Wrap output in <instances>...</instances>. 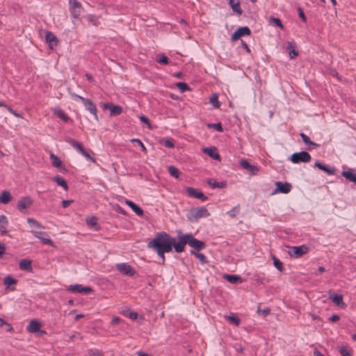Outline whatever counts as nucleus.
Here are the masks:
<instances>
[{
	"label": "nucleus",
	"mask_w": 356,
	"mask_h": 356,
	"mask_svg": "<svg viewBox=\"0 0 356 356\" xmlns=\"http://www.w3.org/2000/svg\"><path fill=\"white\" fill-rule=\"evenodd\" d=\"M210 215L208 210L204 207H195L191 209L187 213V218L191 222L197 220L203 217H208Z\"/></svg>",
	"instance_id": "nucleus-3"
},
{
	"label": "nucleus",
	"mask_w": 356,
	"mask_h": 356,
	"mask_svg": "<svg viewBox=\"0 0 356 356\" xmlns=\"http://www.w3.org/2000/svg\"><path fill=\"white\" fill-rule=\"evenodd\" d=\"M17 282V281L16 279L13 278L10 275L6 276L3 280V284L8 286H10L11 284H15Z\"/></svg>",
	"instance_id": "nucleus-40"
},
{
	"label": "nucleus",
	"mask_w": 356,
	"mask_h": 356,
	"mask_svg": "<svg viewBox=\"0 0 356 356\" xmlns=\"http://www.w3.org/2000/svg\"><path fill=\"white\" fill-rule=\"evenodd\" d=\"M79 291L81 293H86H86H88L92 291V288L88 287V286H84L83 287V286H81Z\"/></svg>",
	"instance_id": "nucleus-53"
},
{
	"label": "nucleus",
	"mask_w": 356,
	"mask_h": 356,
	"mask_svg": "<svg viewBox=\"0 0 356 356\" xmlns=\"http://www.w3.org/2000/svg\"><path fill=\"white\" fill-rule=\"evenodd\" d=\"M5 327H6L5 330L7 332H13V330H14L13 327H12V325L8 323L7 322H6V324H5Z\"/></svg>",
	"instance_id": "nucleus-59"
},
{
	"label": "nucleus",
	"mask_w": 356,
	"mask_h": 356,
	"mask_svg": "<svg viewBox=\"0 0 356 356\" xmlns=\"http://www.w3.org/2000/svg\"><path fill=\"white\" fill-rule=\"evenodd\" d=\"M71 96L75 100L77 99H81L83 102L86 108L94 115L96 120H98L97 110L96 106L90 99L82 97L75 93H71Z\"/></svg>",
	"instance_id": "nucleus-4"
},
{
	"label": "nucleus",
	"mask_w": 356,
	"mask_h": 356,
	"mask_svg": "<svg viewBox=\"0 0 356 356\" xmlns=\"http://www.w3.org/2000/svg\"><path fill=\"white\" fill-rule=\"evenodd\" d=\"M207 127L209 128H213L220 132H222L223 131V128H222V126L220 122L216 123V124L209 123L207 124Z\"/></svg>",
	"instance_id": "nucleus-43"
},
{
	"label": "nucleus",
	"mask_w": 356,
	"mask_h": 356,
	"mask_svg": "<svg viewBox=\"0 0 356 356\" xmlns=\"http://www.w3.org/2000/svg\"><path fill=\"white\" fill-rule=\"evenodd\" d=\"M81 287V285L80 284H72L70 285L68 287V291L74 293H80V289Z\"/></svg>",
	"instance_id": "nucleus-47"
},
{
	"label": "nucleus",
	"mask_w": 356,
	"mask_h": 356,
	"mask_svg": "<svg viewBox=\"0 0 356 356\" xmlns=\"http://www.w3.org/2000/svg\"><path fill=\"white\" fill-rule=\"evenodd\" d=\"M19 267L22 270L32 272L31 261L29 259H22L19 263Z\"/></svg>",
	"instance_id": "nucleus-24"
},
{
	"label": "nucleus",
	"mask_w": 356,
	"mask_h": 356,
	"mask_svg": "<svg viewBox=\"0 0 356 356\" xmlns=\"http://www.w3.org/2000/svg\"><path fill=\"white\" fill-rule=\"evenodd\" d=\"M53 180L60 186H61L62 188H63V189L65 191H67L68 190V185L66 182V181L62 177H60V176H56L54 177H53Z\"/></svg>",
	"instance_id": "nucleus-29"
},
{
	"label": "nucleus",
	"mask_w": 356,
	"mask_h": 356,
	"mask_svg": "<svg viewBox=\"0 0 356 356\" xmlns=\"http://www.w3.org/2000/svg\"><path fill=\"white\" fill-rule=\"evenodd\" d=\"M65 141L69 143L70 145H72L74 148L76 149L79 151L81 153V152H83V149H85L83 146L81 145V143L75 140L73 138H71L70 137L67 138L65 139Z\"/></svg>",
	"instance_id": "nucleus-25"
},
{
	"label": "nucleus",
	"mask_w": 356,
	"mask_h": 356,
	"mask_svg": "<svg viewBox=\"0 0 356 356\" xmlns=\"http://www.w3.org/2000/svg\"><path fill=\"white\" fill-rule=\"evenodd\" d=\"M250 33L251 31L248 26L240 27L232 35V40L236 41L242 36L250 35Z\"/></svg>",
	"instance_id": "nucleus-11"
},
{
	"label": "nucleus",
	"mask_w": 356,
	"mask_h": 356,
	"mask_svg": "<svg viewBox=\"0 0 356 356\" xmlns=\"http://www.w3.org/2000/svg\"><path fill=\"white\" fill-rule=\"evenodd\" d=\"M202 152L215 160L220 161L221 159V157L215 147H204L202 149Z\"/></svg>",
	"instance_id": "nucleus-15"
},
{
	"label": "nucleus",
	"mask_w": 356,
	"mask_h": 356,
	"mask_svg": "<svg viewBox=\"0 0 356 356\" xmlns=\"http://www.w3.org/2000/svg\"><path fill=\"white\" fill-rule=\"evenodd\" d=\"M121 321V318L118 317V316H114L113 318H112V321L111 322V323L113 325H117Z\"/></svg>",
	"instance_id": "nucleus-57"
},
{
	"label": "nucleus",
	"mask_w": 356,
	"mask_h": 356,
	"mask_svg": "<svg viewBox=\"0 0 356 356\" xmlns=\"http://www.w3.org/2000/svg\"><path fill=\"white\" fill-rule=\"evenodd\" d=\"M207 184L211 186L212 188H223L226 186L225 181L217 182L213 179H208L207 180Z\"/></svg>",
	"instance_id": "nucleus-28"
},
{
	"label": "nucleus",
	"mask_w": 356,
	"mask_h": 356,
	"mask_svg": "<svg viewBox=\"0 0 356 356\" xmlns=\"http://www.w3.org/2000/svg\"><path fill=\"white\" fill-rule=\"evenodd\" d=\"M225 278L232 284H237L242 282V278L236 275H225Z\"/></svg>",
	"instance_id": "nucleus-30"
},
{
	"label": "nucleus",
	"mask_w": 356,
	"mask_h": 356,
	"mask_svg": "<svg viewBox=\"0 0 356 356\" xmlns=\"http://www.w3.org/2000/svg\"><path fill=\"white\" fill-rule=\"evenodd\" d=\"M176 86L182 92L189 90L188 86L186 83H184V82L177 83Z\"/></svg>",
	"instance_id": "nucleus-42"
},
{
	"label": "nucleus",
	"mask_w": 356,
	"mask_h": 356,
	"mask_svg": "<svg viewBox=\"0 0 356 356\" xmlns=\"http://www.w3.org/2000/svg\"><path fill=\"white\" fill-rule=\"evenodd\" d=\"M129 317L132 320H136L138 317V314L134 312H131L129 314Z\"/></svg>",
	"instance_id": "nucleus-60"
},
{
	"label": "nucleus",
	"mask_w": 356,
	"mask_h": 356,
	"mask_svg": "<svg viewBox=\"0 0 356 356\" xmlns=\"http://www.w3.org/2000/svg\"><path fill=\"white\" fill-rule=\"evenodd\" d=\"M343 177L350 181H353L356 184V170L352 168H349L348 170H344L341 172Z\"/></svg>",
	"instance_id": "nucleus-20"
},
{
	"label": "nucleus",
	"mask_w": 356,
	"mask_h": 356,
	"mask_svg": "<svg viewBox=\"0 0 356 356\" xmlns=\"http://www.w3.org/2000/svg\"><path fill=\"white\" fill-rule=\"evenodd\" d=\"M226 318L235 325H238L240 323V319L234 315L226 316Z\"/></svg>",
	"instance_id": "nucleus-46"
},
{
	"label": "nucleus",
	"mask_w": 356,
	"mask_h": 356,
	"mask_svg": "<svg viewBox=\"0 0 356 356\" xmlns=\"http://www.w3.org/2000/svg\"><path fill=\"white\" fill-rule=\"evenodd\" d=\"M186 191L190 197H196L197 199L201 200L202 201H206L208 199V197L204 195L203 193L192 187H187L186 188Z\"/></svg>",
	"instance_id": "nucleus-13"
},
{
	"label": "nucleus",
	"mask_w": 356,
	"mask_h": 356,
	"mask_svg": "<svg viewBox=\"0 0 356 356\" xmlns=\"http://www.w3.org/2000/svg\"><path fill=\"white\" fill-rule=\"evenodd\" d=\"M81 154L88 159L91 160L94 163L95 162V159L94 157L90 156V154L86 149H84L83 152H81Z\"/></svg>",
	"instance_id": "nucleus-51"
},
{
	"label": "nucleus",
	"mask_w": 356,
	"mask_h": 356,
	"mask_svg": "<svg viewBox=\"0 0 356 356\" xmlns=\"http://www.w3.org/2000/svg\"><path fill=\"white\" fill-rule=\"evenodd\" d=\"M314 356H324L318 349L315 348L314 351Z\"/></svg>",
	"instance_id": "nucleus-64"
},
{
	"label": "nucleus",
	"mask_w": 356,
	"mask_h": 356,
	"mask_svg": "<svg viewBox=\"0 0 356 356\" xmlns=\"http://www.w3.org/2000/svg\"><path fill=\"white\" fill-rule=\"evenodd\" d=\"M140 119L141 122H143L145 124H147L149 126V127H150L151 124H150L149 119L147 117H145V115H141L140 117Z\"/></svg>",
	"instance_id": "nucleus-56"
},
{
	"label": "nucleus",
	"mask_w": 356,
	"mask_h": 356,
	"mask_svg": "<svg viewBox=\"0 0 356 356\" xmlns=\"http://www.w3.org/2000/svg\"><path fill=\"white\" fill-rule=\"evenodd\" d=\"M272 259L275 267L279 270L282 271L284 269L283 264L275 255H272Z\"/></svg>",
	"instance_id": "nucleus-36"
},
{
	"label": "nucleus",
	"mask_w": 356,
	"mask_h": 356,
	"mask_svg": "<svg viewBox=\"0 0 356 356\" xmlns=\"http://www.w3.org/2000/svg\"><path fill=\"white\" fill-rule=\"evenodd\" d=\"M163 145L167 147H174V143L172 140L169 139H165L163 140Z\"/></svg>",
	"instance_id": "nucleus-52"
},
{
	"label": "nucleus",
	"mask_w": 356,
	"mask_h": 356,
	"mask_svg": "<svg viewBox=\"0 0 356 356\" xmlns=\"http://www.w3.org/2000/svg\"><path fill=\"white\" fill-rule=\"evenodd\" d=\"M287 49H289V57L293 59L296 57L298 54V52L294 49L293 44L291 42H288Z\"/></svg>",
	"instance_id": "nucleus-37"
},
{
	"label": "nucleus",
	"mask_w": 356,
	"mask_h": 356,
	"mask_svg": "<svg viewBox=\"0 0 356 356\" xmlns=\"http://www.w3.org/2000/svg\"><path fill=\"white\" fill-rule=\"evenodd\" d=\"M169 58L165 56V55H162L158 60H157V62L161 63V64H163V65H167L169 63Z\"/></svg>",
	"instance_id": "nucleus-48"
},
{
	"label": "nucleus",
	"mask_w": 356,
	"mask_h": 356,
	"mask_svg": "<svg viewBox=\"0 0 356 356\" xmlns=\"http://www.w3.org/2000/svg\"><path fill=\"white\" fill-rule=\"evenodd\" d=\"M27 222L29 224L31 225V226H32L35 228H40L42 227L41 225L36 220L31 218H29L27 219Z\"/></svg>",
	"instance_id": "nucleus-44"
},
{
	"label": "nucleus",
	"mask_w": 356,
	"mask_h": 356,
	"mask_svg": "<svg viewBox=\"0 0 356 356\" xmlns=\"http://www.w3.org/2000/svg\"><path fill=\"white\" fill-rule=\"evenodd\" d=\"M117 270L128 276H134L136 274V271L134 268L126 263L118 264L116 265Z\"/></svg>",
	"instance_id": "nucleus-8"
},
{
	"label": "nucleus",
	"mask_w": 356,
	"mask_h": 356,
	"mask_svg": "<svg viewBox=\"0 0 356 356\" xmlns=\"http://www.w3.org/2000/svg\"><path fill=\"white\" fill-rule=\"evenodd\" d=\"M240 165L247 170L252 175H256L259 172V168L253 165H251L247 160L243 159L240 161Z\"/></svg>",
	"instance_id": "nucleus-14"
},
{
	"label": "nucleus",
	"mask_w": 356,
	"mask_h": 356,
	"mask_svg": "<svg viewBox=\"0 0 356 356\" xmlns=\"http://www.w3.org/2000/svg\"><path fill=\"white\" fill-rule=\"evenodd\" d=\"M270 22H273L277 26L282 28V29L283 28L282 23L280 19L275 18V17H271L270 19Z\"/></svg>",
	"instance_id": "nucleus-50"
},
{
	"label": "nucleus",
	"mask_w": 356,
	"mask_h": 356,
	"mask_svg": "<svg viewBox=\"0 0 356 356\" xmlns=\"http://www.w3.org/2000/svg\"><path fill=\"white\" fill-rule=\"evenodd\" d=\"M177 242L175 238L171 237L164 232L157 233L153 240L147 243V248L153 249L156 253L170 252L172 248L175 249Z\"/></svg>",
	"instance_id": "nucleus-1"
},
{
	"label": "nucleus",
	"mask_w": 356,
	"mask_h": 356,
	"mask_svg": "<svg viewBox=\"0 0 356 356\" xmlns=\"http://www.w3.org/2000/svg\"><path fill=\"white\" fill-rule=\"evenodd\" d=\"M49 157L54 167L66 170L64 167L63 168V162L58 156L55 155L53 152H50Z\"/></svg>",
	"instance_id": "nucleus-19"
},
{
	"label": "nucleus",
	"mask_w": 356,
	"mask_h": 356,
	"mask_svg": "<svg viewBox=\"0 0 356 356\" xmlns=\"http://www.w3.org/2000/svg\"><path fill=\"white\" fill-rule=\"evenodd\" d=\"M270 309L268 307H266L263 309L262 310H260L258 309V312L261 313L263 316H266L270 314Z\"/></svg>",
	"instance_id": "nucleus-55"
},
{
	"label": "nucleus",
	"mask_w": 356,
	"mask_h": 356,
	"mask_svg": "<svg viewBox=\"0 0 356 356\" xmlns=\"http://www.w3.org/2000/svg\"><path fill=\"white\" fill-rule=\"evenodd\" d=\"M6 250V246L4 244H0V258L4 254Z\"/></svg>",
	"instance_id": "nucleus-62"
},
{
	"label": "nucleus",
	"mask_w": 356,
	"mask_h": 356,
	"mask_svg": "<svg viewBox=\"0 0 356 356\" xmlns=\"http://www.w3.org/2000/svg\"><path fill=\"white\" fill-rule=\"evenodd\" d=\"M209 102L213 105V106L216 108H218L220 106V103L218 99L217 94H213L209 99Z\"/></svg>",
	"instance_id": "nucleus-35"
},
{
	"label": "nucleus",
	"mask_w": 356,
	"mask_h": 356,
	"mask_svg": "<svg viewBox=\"0 0 356 356\" xmlns=\"http://www.w3.org/2000/svg\"><path fill=\"white\" fill-rule=\"evenodd\" d=\"M33 236L38 238H39L43 244L52 245L53 242L49 238L47 232H38V231H31Z\"/></svg>",
	"instance_id": "nucleus-12"
},
{
	"label": "nucleus",
	"mask_w": 356,
	"mask_h": 356,
	"mask_svg": "<svg viewBox=\"0 0 356 356\" xmlns=\"http://www.w3.org/2000/svg\"><path fill=\"white\" fill-rule=\"evenodd\" d=\"M69 6L71 16L74 19H78L83 10L81 3L77 0H69Z\"/></svg>",
	"instance_id": "nucleus-5"
},
{
	"label": "nucleus",
	"mask_w": 356,
	"mask_h": 356,
	"mask_svg": "<svg viewBox=\"0 0 356 356\" xmlns=\"http://www.w3.org/2000/svg\"><path fill=\"white\" fill-rule=\"evenodd\" d=\"M125 204L128 205L138 216H143V209L139 207L138 205H136L134 202L126 200Z\"/></svg>",
	"instance_id": "nucleus-23"
},
{
	"label": "nucleus",
	"mask_w": 356,
	"mask_h": 356,
	"mask_svg": "<svg viewBox=\"0 0 356 356\" xmlns=\"http://www.w3.org/2000/svg\"><path fill=\"white\" fill-rule=\"evenodd\" d=\"M339 352L341 356H352L350 349L348 346H341L339 348Z\"/></svg>",
	"instance_id": "nucleus-33"
},
{
	"label": "nucleus",
	"mask_w": 356,
	"mask_h": 356,
	"mask_svg": "<svg viewBox=\"0 0 356 356\" xmlns=\"http://www.w3.org/2000/svg\"><path fill=\"white\" fill-rule=\"evenodd\" d=\"M311 155L305 151L300 152L293 153L290 158V160L293 163H298L300 162H309L311 161Z\"/></svg>",
	"instance_id": "nucleus-6"
},
{
	"label": "nucleus",
	"mask_w": 356,
	"mask_h": 356,
	"mask_svg": "<svg viewBox=\"0 0 356 356\" xmlns=\"http://www.w3.org/2000/svg\"><path fill=\"white\" fill-rule=\"evenodd\" d=\"M276 188L272 193V194H275L277 193H288L291 191L292 186L290 183L284 182L282 183L281 181H277L275 183Z\"/></svg>",
	"instance_id": "nucleus-7"
},
{
	"label": "nucleus",
	"mask_w": 356,
	"mask_h": 356,
	"mask_svg": "<svg viewBox=\"0 0 356 356\" xmlns=\"http://www.w3.org/2000/svg\"><path fill=\"white\" fill-rule=\"evenodd\" d=\"M54 113L60 118L64 122H68L70 120L69 116L61 109L54 108Z\"/></svg>",
	"instance_id": "nucleus-31"
},
{
	"label": "nucleus",
	"mask_w": 356,
	"mask_h": 356,
	"mask_svg": "<svg viewBox=\"0 0 356 356\" xmlns=\"http://www.w3.org/2000/svg\"><path fill=\"white\" fill-rule=\"evenodd\" d=\"M103 108L110 111L111 116H117L122 113V108L119 105H114L111 103H104Z\"/></svg>",
	"instance_id": "nucleus-9"
},
{
	"label": "nucleus",
	"mask_w": 356,
	"mask_h": 356,
	"mask_svg": "<svg viewBox=\"0 0 356 356\" xmlns=\"http://www.w3.org/2000/svg\"><path fill=\"white\" fill-rule=\"evenodd\" d=\"M191 254H193L196 258H197L202 264L206 263V257L203 254L195 250H191Z\"/></svg>",
	"instance_id": "nucleus-38"
},
{
	"label": "nucleus",
	"mask_w": 356,
	"mask_h": 356,
	"mask_svg": "<svg viewBox=\"0 0 356 356\" xmlns=\"http://www.w3.org/2000/svg\"><path fill=\"white\" fill-rule=\"evenodd\" d=\"M169 174L175 178H178L179 175V170L173 165H170L168 168Z\"/></svg>",
	"instance_id": "nucleus-39"
},
{
	"label": "nucleus",
	"mask_w": 356,
	"mask_h": 356,
	"mask_svg": "<svg viewBox=\"0 0 356 356\" xmlns=\"http://www.w3.org/2000/svg\"><path fill=\"white\" fill-rule=\"evenodd\" d=\"M86 222L88 226L90 227H94L97 225V218L96 217H90L86 219Z\"/></svg>",
	"instance_id": "nucleus-45"
},
{
	"label": "nucleus",
	"mask_w": 356,
	"mask_h": 356,
	"mask_svg": "<svg viewBox=\"0 0 356 356\" xmlns=\"http://www.w3.org/2000/svg\"><path fill=\"white\" fill-rule=\"evenodd\" d=\"M308 251V248L306 245L293 246L291 248L289 254L295 258L302 257Z\"/></svg>",
	"instance_id": "nucleus-10"
},
{
	"label": "nucleus",
	"mask_w": 356,
	"mask_h": 356,
	"mask_svg": "<svg viewBox=\"0 0 356 356\" xmlns=\"http://www.w3.org/2000/svg\"><path fill=\"white\" fill-rule=\"evenodd\" d=\"M12 199V196L9 191H5L0 196V202L3 204H8Z\"/></svg>",
	"instance_id": "nucleus-32"
},
{
	"label": "nucleus",
	"mask_w": 356,
	"mask_h": 356,
	"mask_svg": "<svg viewBox=\"0 0 356 356\" xmlns=\"http://www.w3.org/2000/svg\"><path fill=\"white\" fill-rule=\"evenodd\" d=\"M240 211L239 205L234 207L232 209L227 212L228 215L232 218L236 217Z\"/></svg>",
	"instance_id": "nucleus-41"
},
{
	"label": "nucleus",
	"mask_w": 356,
	"mask_h": 356,
	"mask_svg": "<svg viewBox=\"0 0 356 356\" xmlns=\"http://www.w3.org/2000/svg\"><path fill=\"white\" fill-rule=\"evenodd\" d=\"M179 238L177 245H175V252L180 253L184 251L186 244L191 247L195 251H200L206 248L205 243L195 238L192 234H181L179 232Z\"/></svg>",
	"instance_id": "nucleus-2"
},
{
	"label": "nucleus",
	"mask_w": 356,
	"mask_h": 356,
	"mask_svg": "<svg viewBox=\"0 0 356 356\" xmlns=\"http://www.w3.org/2000/svg\"><path fill=\"white\" fill-rule=\"evenodd\" d=\"M8 224V222L6 217L3 215H0V233L1 235L6 234Z\"/></svg>",
	"instance_id": "nucleus-26"
},
{
	"label": "nucleus",
	"mask_w": 356,
	"mask_h": 356,
	"mask_svg": "<svg viewBox=\"0 0 356 356\" xmlns=\"http://www.w3.org/2000/svg\"><path fill=\"white\" fill-rule=\"evenodd\" d=\"M330 299L337 306L344 308L345 303L343 301V296L340 294H332L330 296Z\"/></svg>",
	"instance_id": "nucleus-22"
},
{
	"label": "nucleus",
	"mask_w": 356,
	"mask_h": 356,
	"mask_svg": "<svg viewBox=\"0 0 356 356\" xmlns=\"http://www.w3.org/2000/svg\"><path fill=\"white\" fill-rule=\"evenodd\" d=\"M45 39L51 49H53L54 47L57 46L58 40L53 33L50 31L47 32Z\"/></svg>",
	"instance_id": "nucleus-17"
},
{
	"label": "nucleus",
	"mask_w": 356,
	"mask_h": 356,
	"mask_svg": "<svg viewBox=\"0 0 356 356\" xmlns=\"http://www.w3.org/2000/svg\"><path fill=\"white\" fill-rule=\"evenodd\" d=\"M314 166L325 172L327 174L330 175H334L336 172V169L334 168H330L329 166L321 163L318 161L315 162Z\"/></svg>",
	"instance_id": "nucleus-18"
},
{
	"label": "nucleus",
	"mask_w": 356,
	"mask_h": 356,
	"mask_svg": "<svg viewBox=\"0 0 356 356\" xmlns=\"http://www.w3.org/2000/svg\"><path fill=\"white\" fill-rule=\"evenodd\" d=\"M229 5L234 13H236L238 15H241L242 14L243 10L241 8L240 3L238 1L235 2L234 0H229Z\"/></svg>",
	"instance_id": "nucleus-27"
},
{
	"label": "nucleus",
	"mask_w": 356,
	"mask_h": 356,
	"mask_svg": "<svg viewBox=\"0 0 356 356\" xmlns=\"http://www.w3.org/2000/svg\"><path fill=\"white\" fill-rule=\"evenodd\" d=\"M339 316L337 314L332 315L331 317H330L329 320L332 322H337L339 320Z\"/></svg>",
	"instance_id": "nucleus-58"
},
{
	"label": "nucleus",
	"mask_w": 356,
	"mask_h": 356,
	"mask_svg": "<svg viewBox=\"0 0 356 356\" xmlns=\"http://www.w3.org/2000/svg\"><path fill=\"white\" fill-rule=\"evenodd\" d=\"M300 137H301V138H302V141H303L306 145H313V146H314V147H319V145H318V144H316V143H315L312 142V141L309 139V138L307 136H306L304 133H300Z\"/></svg>",
	"instance_id": "nucleus-34"
},
{
	"label": "nucleus",
	"mask_w": 356,
	"mask_h": 356,
	"mask_svg": "<svg viewBox=\"0 0 356 356\" xmlns=\"http://www.w3.org/2000/svg\"><path fill=\"white\" fill-rule=\"evenodd\" d=\"M32 203L33 201L31 200L29 197H23L18 201L17 207L19 210L22 211L30 207L32 204Z\"/></svg>",
	"instance_id": "nucleus-16"
},
{
	"label": "nucleus",
	"mask_w": 356,
	"mask_h": 356,
	"mask_svg": "<svg viewBox=\"0 0 356 356\" xmlns=\"http://www.w3.org/2000/svg\"><path fill=\"white\" fill-rule=\"evenodd\" d=\"M241 45L245 49L247 52L250 53V49L248 45L247 44V43L245 42H244L243 40H241Z\"/></svg>",
	"instance_id": "nucleus-63"
},
{
	"label": "nucleus",
	"mask_w": 356,
	"mask_h": 356,
	"mask_svg": "<svg viewBox=\"0 0 356 356\" xmlns=\"http://www.w3.org/2000/svg\"><path fill=\"white\" fill-rule=\"evenodd\" d=\"M41 324L36 320L33 319L26 327V330L30 333H35L40 329Z\"/></svg>",
	"instance_id": "nucleus-21"
},
{
	"label": "nucleus",
	"mask_w": 356,
	"mask_h": 356,
	"mask_svg": "<svg viewBox=\"0 0 356 356\" xmlns=\"http://www.w3.org/2000/svg\"><path fill=\"white\" fill-rule=\"evenodd\" d=\"M298 11L299 17L301 18V19L303 22H305L306 21V17H305V15L304 14L303 10L300 7H298Z\"/></svg>",
	"instance_id": "nucleus-54"
},
{
	"label": "nucleus",
	"mask_w": 356,
	"mask_h": 356,
	"mask_svg": "<svg viewBox=\"0 0 356 356\" xmlns=\"http://www.w3.org/2000/svg\"><path fill=\"white\" fill-rule=\"evenodd\" d=\"M131 141L132 143H137L138 145H140V147H141V149L142 150L146 153L147 152V149L146 147H145V145H143V143H142V141L140 140V139H138V138H134V139H131Z\"/></svg>",
	"instance_id": "nucleus-49"
},
{
	"label": "nucleus",
	"mask_w": 356,
	"mask_h": 356,
	"mask_svg": "<svg viewBox=\"0 0 356 356\" xmlns=\"http://www.w3.org/2000/svg\"><path fill=\"white\" fill-rule=\"evenodd\" d=\"M72 202V200H63L62 202L63 207L67 208Z\"/></svg>",
	"instance_id": "nucleus-61"
}]
</instances>
